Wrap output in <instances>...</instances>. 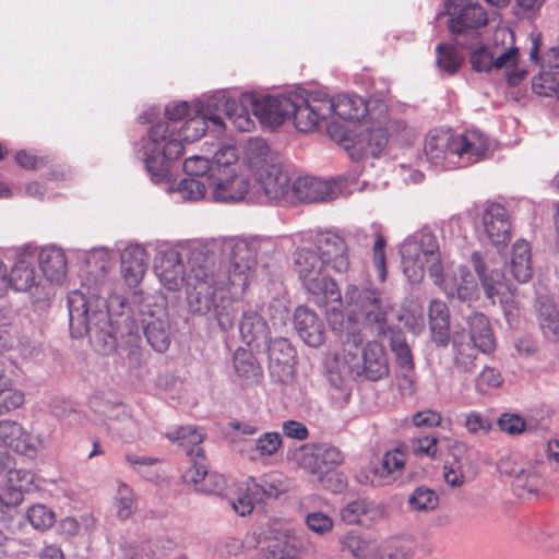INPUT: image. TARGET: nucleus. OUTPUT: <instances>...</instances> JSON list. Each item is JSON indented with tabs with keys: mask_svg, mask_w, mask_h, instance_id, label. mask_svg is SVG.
<instances>
[{
	"mask_svg": "<svg viewBox=\"0 0 559 559\" xmlns=\"http://www.w3.org/2000/svg\"><path fill=\"white\" fill-rule=\"evenodd\" d=\"M223 252L229 258L226 281L217 280L204 264H191L186 293L190 312H213L219 328L228 331L236 319L235 302L254 277L257 259L252 243L242 238L224 240Z\"/></svg>",
	"mask_w": 559,
	"mask_h": 559,
	"instance_id": "nucleus-1",
	"label": "nucleus"
},
{
	"mask_svg": "<svg viewBox=\"0 0 559 559\" xmlns=\"http://www.w3.org/2000/svg\"><path fill=\"white\" fill-rule=\"evenodd\" d=\"M229 97L225 92H218L194 105V116L189 118L178 132L171 130L167 122L151 127L143 150L145 166L154 182L166 180L170 171V163L177 159L183 151L182 142H194L201 139L205 131L222 135L226 123L222 114L228 119Z\"/></svg>",
	"mask_w": 559,
	"mask_h": 559,
	"instance_id": "nucleus-2",
	"label": "nucleus"
},
{
	"mask_svg": "<svg viewBox=\"0 0 559 559\" xmlns=\"http://www.w3.org/2000/svg\"><path fill=\"white\" fill-rule=\"evenodd\" d=\"M403 272L412 283L423 280L427 269L436 284L442 286L449 298L472 302L477 298L478 288L473 274L466 266H459L453 274L442 276V265L436 236L421 229L407 237L400 249Z\"/></svg>",
	"mask_w": 559,
	"mask_h": 559,
	"instance_id": "nucleus-3",
	"label": "nucleus"
},
{
	"mask_svg": "<svg viewBox=\"0 0 559 559\" xmlns=\"http://www.w3.org/2000/svg\"><path fill=\"white\" fill-rule=\"evenodd\" d=\"M493 151V140L478 129L462 133L433 130L425 141L427 160L444 170L468 167L489 158Z\"/></svg>",
	"mask_w": 559,
	"mask_h": 559,
	"instance_id": "nucleus-4",
	"label": "nucleus"
},
{
	"mask_svg": "<svg viewBox=\"0 0 559 559\" xmlns=\"http://www.w3.org/2000/svg\"><path fill=\"white\" fill-rule=\"evenodd\" d=\"M300 234L294 236L299 243L292 254L293 271L297 274L305 289L318 305L325 307L326 313L334 324L336 318L343 320L344 304L336 282L326 273V267L312 243L302 242Z\"/></svg>",
	"mask_w": 559,
	"mask_h": 559,
	"instance_id": "nucleus-5",
	"label": "nucleus"
},
{
	"mask_svg": "<svg viewBox=\"0 0 559 559\" xmlns=\"http://www.w3.org/2000/svg\"><path fill=\"white\" fill-rule=\"evenodd\" d=\"M83 289L72 290L68 295L70 330L73 337L90 334L91 338H104L99 348L104 354L115 348L110 335V320L107 302L96 295H86Z\"/></svg>",
	"mask_w": 559,
	"mask_h": 559,
	"instance_id": "nucleus-6",
	"label": "nucleus"
},
{
	"mask_svg": "<svg viewBox=\"0 0 559 559\" xmlns=\"http://www.w3.org/2000/svg\"><path fill=\"white\" fill-rule=\"evenodd\" d=\"M228 121L240 132H250L254 129L253 116L262 124L275 128L290 118L294 108L292 96H257L245 93L238 99L229 98Z\"/></svg>",
	"mask_w": 559,
	"mask_h": 559,
	"instance_id": "nucleus-7",
	"label": "nucleus"
},
{
	"mask_svg": "<svg viewBox=\"0 0 559 559\" xmlns=\"http://www.w3.org/2000/svg\"><path fill=\"white\" fill-rule=\"evenodd\" d=\"M360 332H350L343 345L340 364L355 377L377 381L389 374V362L384 347L379 342L362 346Z\"/></svg>",
	"mask_w": 559,
	"mask_h": 559,
	"instance_id": "nucleus-8",
	"label": "nucleus"
},
{
	"mask_svg": "<svg viewBox=\"0 0 559 559\" xmlns=\"http://www.w3.org/2000/svg\"><path fill=\"white\" fill-rule=\"evenodd\" d=\"M345 309L349 322L366 326L377 325L383 331L388 314L392 310L390 299L371 288L349 285L345 293Z\"/></svg>",
	"mask_w": 559,
	"mask_h": 559,
	"instance_id": "nucleus-9",
	"label": "nucleus"
},
{
	"mask_svg": "<svg viewBox=\"0 0 559 559\" xmlns=\"http://www.w3.org/2000/svg\"><path fill=\"white\" fill-rule=\"evenodd\" d=\"M269 153V145L263 140L250 143V164L257 168L258 185L269 201L289 205L292 203V185L288 175L274 164L259 167L260 163L266 162Z\"/></svg>",
	"mask_w": 559,
	"mask_h": 559,
	"instance_id": "nucleus-10",
	"label": "nucleus"
},
{
	"mask_svg": "<svg viewBox=\"0 0 559 559\" xmlns=\"http://www.w3.org/2000/svg\"><path fill=\"white\" fill-rule=\"evenodd\" d=\"M302 242L312 243L326 269L344 274L349 270L350 261L348 246L338 233L334 230H309L300 233Z\"/></svg>",
	"mask_w": 559,
	"mask_h": 559,
	"instance_id": "nucleus-11",
	"label": "nucleus"
},
{
	"mask_svg": "<svg viewBox=\"0 0 559 559\" xmlns=\"http://www.w3.org/2000/svg\"><path fill=\"white\" fill-rule=\"evenodd\" d=\"M330 132L333 138L344 145L354 159L368 155L372 157L379 156L386 147L389 139L388 130L381 121L374 124H359L353 136L345 133L336 135L331 128Z\"/></svg>",
	"mask_w": 559,
	"mask_h": 559,
	"instance_id": "nucleus-12",
	"label": "nucleus"
},
{
	"mask_svg": "<svg viewBox=\"0 0 559 559\" xmlns=\"http://www.w3.org/2000/svg\"><path fill=\"white\" fill-rule=\"evenodd\" d=\"M210 201L236 203L242 201L249 190L248 179L237 168H214L207 177Z\"/></svg>",
	"mask_w": 559,
	"mask_h": 559,
	"instance_id": "nucleus-13",
	"label": "nucleus"
},
{
	"mask_svg": "<svg viewBox=\"0 0 559 559\" xmlns=\"http://www.w3.org/2000/svg\"><path fill=\"white\" fill-rule=\"evenodd\" d=\"M294 108L290 118L294 119L296 129L301 132L316 130L321 122L331 117V106L326 103V94L314 92L307 97L295 95Z\"/></svg>",
	"mask_w": 559,
	"mask_h": 559,
	"instance_id": "nucleus-14",
	"label": "nucleus"
},
{
	"mask_svg": "<svg viewBox=\"0 0 559 559\" xmlns=\"http://www.w3.org/2000/svg\"><path fill=\"white\" fill-rule=\"evenodd\" d=\"M468 49H473L471 55V63L475 71L478 72H488L491 69H502L507 70V80L510 85H518L525 76L526 72L520 69H513L518 62V48L511 47L507 49L504 52L498 55L492 51H489L488 48L484 46L473 47L466 46Z\"/></svg>",
	"mask_w": 559,
	"mask_h": 559,
	"instance_id": "nucleus-15",
	"label": "nucleus"
},
{
	"mask_svg": "<svg viewBox=\"0 0 559 559\" xmlns=\"http://www.w3.org/2000/svg\"><path fill=\"white\" fill-rule=\"evenodd\" d=\"M445 11L449 15V29L454 34L472 31L473 38H478V29L487 24L485 10L469 0H447Z\"/></svg>",
	"mask_w": 559,
	"mask_h": 559,
	"instance_id": "nucleus-16",
	"label": "nucleus"
},
{
	"mask_svg": "<svg viewBox=\"0 0 559 559\" xmlns=\"http://www.w3.org/2000/svg\"><path fill=\"white\" fill-rule=\"evenodd\" d=\"M471 259L486 297L492 304L499 300L502 305H507L513 293L512 285L504 275L497 271L489 261L485 260L479 252H474Z\"/></svg>",
	"mask_w": 559,
	"mask_h": 559,
	"instance_id": "nucleus-17",
	"label": "nucleus"
},
{
	"mask_svg": "<svg viewBox=\"0 0 559 559\" xmlns=\"http://www.w3.org/2000/svg\"><path fill=\"white\" fill-rule=\"evenodd\" d=\"M0 441L17 453L31 456L45 448L43 436H33L20 423L14 420L0 421Z\"/></svg>",
	"mask_w": 559,
	"mask_h": 559,
	"instance_id": "nucleus-18",
	"label": "nucleus"
},
{
	"mask_svg": "<svg viewBox=\"0 0 559 559\" xmlns=\"http://www.w3.org/2000/svg\"><path fill=\"white\" fill-rule=\"evenodd\" d=\"M155 273L160 284L170 292L180 290L183 283L187 284L189 273L180 253L175 249L162 251L156 259Z\"/></svg>",
	"mask_w": 559,
	"mask_h": 559,
	"instance_id": "nucleus-19",
	"label": "nucleus"
},
{
	"mask_svg": "<svg viewBox=\"0 0 559 559\" xmlns=\"http://www.w3.org/2000/svg\"><path fill=\"white\" fill-rule=\"evenodd\" d=\"M406 456L407 452L404 445L386 451L380 465L372 469L371 485L388 486L397 480L403 474Z\"/></svg>",
	"mask_w": 559,
	"mask_h": 559,
	"instance_id": "nucleus-20",
	"label": "nucleus"
},
{
	"mask_svg": "<svg viewBox=\"0 0 559 559\" xmlns=\"http://www.w3.org/2000/svg\"><path fill=\"white\" fill-rule=\"evenodd\" d=\"M294 325L299 337L311 347H319L325 340L323 321L306 306H299L294 313Z\"/></svg>",
	"mask_w": 559,
	"mask_h": 559,
	"instance_id": "nucleus-21",
	"label": "nucleus"
},
{
	"mask_svg": "<svg viewBox=\"0 0 559 559\" xmlns=\"http://www.w3.org/2000/svg\"><path fill=\"white\" fill-rule=\"evenodd\" d=\"M334 198V191L328 181L313 177L298 178L292 185V203L320 202Z\"/></svg>",
	"mask_w": 559,
	"mask_h": 559,
	"instance_id": "nucleus-22",
	"label": "nucleus"
},
{
	"mask_svg": "<svg viewBox=\"0 0 559 559\" xmlns=\"http://www.w3.org/2000/svg\"><path fill=\"white\" fill-rule=\"evenodd\" d=\"M326 103L331 108V116L335 115L346 121H359L371 116V103L354 94H341L334 98L326 95Z\"/></svg>",
	"mask_w": 559,
	"mask_h": 559,
	"instance_id": "nucleus-23",
	"label": "nucleus"
},
{
	"mask_svg": "<svg viewBox=\"0 0 559 559\" xmlns=\"http://www.w3.org/2000/svg\"><path fill=\"white\" fill-rule=\"evenodd\" d=\"M483 225L489 240L496 245H504L510 238V222L507 210L499 204H490L483 214Z\"/></svg>",
	"mask_w": 559,
	"mask_h": 559,
	"instance_id": "nucleus-24",
	"label": "nucleus"
},
{
	"mask_svg": "<svg viewBox=\"0 0 559 559\" xmlns=\"http://www.w3.org/2000/svg\"><path fill=\"white\" fill-rule=\"evenodd\" d=\"M148 255L140 245H129L121 253V274L130 286H136L147 267Z\"/></svg>",
	"mask_w": 559,
	"mask_h": 559,
	"instance_id": "nucleus-25",
	"label": "nucleus"
},
{
	"mask_svg": "<svg viewBox=\"0 0 559 559\" xmlns=\"http://www.w3.org/2000/svg\"><path fill=\"white\" fill-rule=\"evenodd\" d=\"M239 330L243 342L257 349L267 344L271 333L266 321L254 310L243 311Z\"/></svg>",
	"mask_w": 559,
	"mask_h": 559,
	"instance_id": "nucleus-26",
	"label": "nucleus"
},
{
	"mask_svg": "<svg viewBox=\"0 0 559 559\" xmlns=\"http://www.w3.org/2000/svg\"><path fill=\"white\" fill-rule=\"evenodd\" d=\"M39 265L45 277L51 283H61L67 274V259L62 249L49 246L39 252Z\"/></svg>",
	"mask_w": 559,
	"mask_h": 559,
	"instance_id": "nucleus-27",
	"label": "nucleus"
},
{
	"mask_svg": "<svg viewBox=\"0 0 559 559\" xmlns=\"http://www.w3.org/2000/svg\"><path fill=\"white\" fill-rule=\"evenodd\" d=\"M469 336L467 340L477 346L484 354H489L496 348V341L489 320L481 313H474L468 318Z\"/></svg>",
	"mask_w": 559,
	"mask_h": 559,
	"instance_id": "nucleus-28",
	"label": "nucleus"
},
{
	"mask_svg": "<svg viewBox=\"0 0 559 559\" xmlns=\"http://www.w3.org/2000/svg\"><path fill=\"white\" fill-rule=\"evenodd\" d=\"M429 322L432 340L441 346H445L450 338V316L447 305L433 299L429 306Z\"/></svg>",
	"mask_w": 559,
	"mask_h": 559,
	"instance_id": "nucleus-29",
	"label": "nucleus"
},
{
	"mask_svg": "<svg viewBox=\"0 0 559 559\" xmlns=\"http://www.w3.org/2000/svg\"><path fill=\"white\" fill-rule=\"evenodd\" d=\"M340 549L354 559H370L374 540L365 534L350 530L338 537Z\"/></svg>",
	"mask_w": 559,
	"mask_h": 559,
	"instance_id": "nucleus-30",
	"label": "nucleus"
},
{
	"mask_svg": "<svg viewBox=\"0 0 559 559\" xmlns=\"http://www.w3.org/2000/svg\"><path fill=\"white\" fill-rule=\"evenodd\" d=\"M509 269L519 283H526L531 280L533 275L532 254L527 241L519 240L513 245Z\"/></svg>",
	"mask_w": 559,
	"mask_h": 559,
	"instance_id": "nucleus-31",
	"label": "nucleus"
},
{
	"mask_svg": "<svg viewBox=\"0 0 559 559\" xmlns=\"http://www.w3.org/2000/svg\"><path fill=\"white\" fill-rule=\"evenodd\" d=\"M11 286L16 292H28L37 288V274L31 258L21 257L14 263L10 272Z\"/></svg>",
	"mask_w": 559,
	"mask_h": 559,
	"instance_id": "nucleus-32",
	"label": "nucleus"
},
{
	"mask_svg": "<svg viewBox=\"0 0 559 559\" xmlns=\"http://www.w3.org/2000/svg\"><path fill=\"white\" fill-rule=\"evenodd\" d=\"M454 349V366L464 373H471L475 368L476 348L472 342L467 340L465 333H455L452 340Z\"/></svg>",
	"mask_w": 559,
	"mask_h": 559,
	"instance_id": "nucleus-33",
	"label": "nucleus"
},
{
	"mask_svg": "<svg viewBox=\"0 0 559 559\" xmlns=\"http://www.w3.org/2000/svg\"><path fill=\"white\" fill-rule=\"evenodd\" d=\"M382 511L372 502L365 499H356L348 502L341 510V519L347 524H359L365 521H372L381 515Z\"/></svg>",
	"mask_w": 559,
	"mask_h": 559,
	"instance_id": "nucleus-34",
	"label": "nucleus"
},
{
	"mask_svg": "<svg viewBox=\"0 0 559 559\" xmlns=\"http://www.w3.org/2000/svg\"><path fill=\"white\" fill-rule=\"evenodd\" d=\"M258 495L261 501L269 498H277L287 490L285 476L280 472H271L259 480L251 478V491Z\"/></svg>",
	"mask_w": 559,
	"mask_h": 559,
	"instance_id": "nucleus-35",
	"label": "nucleus"
},
{
	"mask_svg": "<svg viewBox=\"0 0 559 559\" xmlns=\"http://www.w3.org/2000/svg\"><path fill=\"white\" fill-rule=\"evenodd\" d=\"M270 360V367L292 368L295 358V348L285 337L267 341L265 345Z\"/></svg>",
	"mask_w": 559,
	"mask_h": 559,
	"instance_id": "nucleus-36",
	"label": "nucleus"
},
{
	"mask_svg": "<svg viewBox=\"0 0 559 559\" xmlns=\"http://www.w3.org/2000/svg\"><path fill=\"white\" fill-rule=\"evenodd\" d=\"M190 466L182 473L185 483L194 484L198 487L204 483L207 476L206 459L202 448L189 449L187 451Z\"/></svg>",
	"mask_w": 559,
	"mask_h": 559,
	"instance_id": "nucleus-37",
	"label": "nucleus"
},
{
	"mask_svg": "<svg viewBox=\"0 0 559 559\" xmlns=\"http://www.w3.org/2000/svg\"><path fill=\"white\" fill-rule=\"evenodd\" d=\"M229 504L240 516L250 514L257 502H262L260 497L251 491V478L240 486L234 497L229 498Z\"/></svg>",
	"mask_w": 559,
	"mask_h": 559,
	"instance_id": "nucleus-38",
	"label": "nucleus"
},
{
	"mask_svg": "<svg viewBox=\"0 0 559 559\" xmlns=\"http://www.w3.org/2000/svg\"><path fill=\"white\" fill-rule=\"evenodd\" d=\"M114 509L117 516L121 520L129 519L138 509V501L132 488L120 483L114 498Z\"/></svg>",
	"mask_w": 559,
	"mask_h": 559,
	"instance_id": "nucleus-39",
	"label": "nucleus"
},
{
	"mask_svg": "<svg viewBox=\"0 0 559 559\" xmlns=\"http://www.w3.org/2000/svg\"><path fill=\"white\" fill-rule=\"evenodd\" d=\"M177 192L187 201L203 199L210 201V183L193 177L182 179L177 187Z\"/></svg>",
	"mask_w": 559,
	"mask_h": 559,
	"instance_id": "nucleus-40",
	"label": "nucleus"
},
{
	"mask_svg": "<svg viewBox=\"0 0 559 559\" xmlns=\"http://www.w3.org/2000/svg\"><path fill=\"white\" fill-rule=\"evenodd\" d=\"M408 504L412 510L419 512H430L438 508L439 496L428 487H417L408 498Z\"/></svg>",
	"mask_w": 559,
	"mask_h": 559,
	"instance_id": "nucleus-41",
	"label": "nucleus"
},
{
	"mask_svg": "<svg viewBox=\"0 0 559 559\" xmlns=\"http://www.w3.org/2000/svg\"><path fill=\"white\" fill-rule=\"evenodd\" d=\"M295 462L304 469L313 475H318L322 471L320 465L318 443H308L301 445L294 453Z\"/></svg>",
	"mask_w": 559,
	"mask_h": 559,
	"instance_id": "nucleus-42",
	"label": "nucleus"
},
{
	"mask_svg": "<svg viewBox=\"0 0 559 559\" xmlns=\"http://www.w3.org/2000/svg\"><path fill=\"white\" fill-rule=\"evenodd\" d=\"M167 439L177 442L179 445L191 449L201 448L200 444L204 440V432L194 426L179 427L166 433Z\"/></svg>",
	"mask_w": 559,
	"mask_h": 559,
	"instance_id": "nucleus-43",
	"label": "nucleus"
},
{
	"mask_svg": "<svg viewBox=\"0 0 559 559\" xmlns=\"http://www.w3.org/2000/svg\"><path fill=\"white\" fill-rule=\"evenodd\" d=\"M372 235L374 237L373 243V265L378 273V278L381 282L386 280V257H385V245L386 240L382 234V228L379 224L371 226Z\"/></svg>",
	"mask_w": 559,
	"mask_h": 559,
	"instance_id": "nucleus-44",
	"label": "nucleus"
},
{
	"mask_svg": "<svg viewBox=\"0 0 559 559\" xmlns=\"http://www.w3.org/2000/svg\"><path fill=\"white\" fill-rule=\"evenodd\" d=\"M234 367L238 376L246 379L257 378L261 372L253 354L245 348L235 352Z\"/></svg>",
	"mask_w": 559,
	"mask_h": 559,
	"instance_id": "nucleus-45",
	"label": "nucleus"
},
{
	"mask_svg": "<svg viewBox=\"0 0 559 559\" xmlns=\"http://www.w3.org/2000/svg\"><path fill=\"white\" fill-rule=\"evenodd\" d=\"M282 445V436L275 431H267L257 438L252 451L258 457H270L275 455Z\"/></svg>",
	"mask_w": 559,
	"mask_h": 559,
	"instance_id": "nucleus-46",
	"label": "nucleus"
},
{
	"mask_svg": "<svg viewBox=\"0 0 559 559\" xmlns=\"http://www.w3.org/2000/svg\"><path fill=\"white\" fill-rule=\"evenodd\" d=\"M145 336L151 346L159 353L167 350L169 347V333L166 324L162 321L148 322L145 326Z\"/></svg>",
	"mask_w": 559,
	"mask_h": 559,
	"instance_id": "nucleus-47",
	"label": "nucleus"
},
{
	"mask_svg": "<svg viewBox=\"0 0 559 559\" xmlns=\"http://www.w3.org/2000/svg\"><path fill=\"white\" fill-rule=\"evenodd\" d=\"M3 473H7L8 481L4 487L7 490L19 491L23 497L24 491H28L34 484V474L23 468H12V465Z\"/></svg>",
	"mask_w": 559,
	"mask_h": 559,
	"instance_id": "nucleus-48",
	"label": "nucleus"
},
{
	"mask_svg": "<svg viewBox=\"0 0 559 559\" xmlns=\"http://www.w3.org/2000/svg\"><path fill=\"white\" fill-rule=\"evenodd\" d=\"M543 483L542 476L535 471H521L515 475L513 488L519 496L523 497L525 493L537 492Z\"/></svg>",
	"mask_w": 559,
	"mask_h": 559,
	"instance_id": "nucleus-49",
	"label": "nucleus"
},
{
	"mask_svg": "<svg viewBox=\"0 0 559 559\" xmlns=\"http://www.w3.org/2000/svg\"><path fill=\"white\" fill-rule=\"evenodd\" d=\"M437 55L438 67L448 74H454L463 62V58L457 50L448 44L438 45Z\"/></svg>",
	"mask_w": 559,
	"mask_h": 559,
	"instance_id": "nucleus-50",
	"label": "nucleus"
},
{
	"mask_svg": "<svg viewBox=\"0 0 559 559\" xmlns=\"http://www.w3.org/2000/svg\"><path fill=\"white\" fill-rule=\"evenodd\" d=\"M533 90L536 94L551 96L556 94L559 99V72L544 71L533 80Z\"/></svg>",
	"mask_w": 559,
	"mask_h": 559,
	"instance_id": "nucleus-51",
	"label": "nucleus"
},
{
	"mask_svg": "<svg viewBox=\"0 0 559 559\" xmlns=\"http://www.w3.org/2000/svg\"><path fill=\"white\" fill-rule=\"evenodd\" d=\"M497 425L502 432L510 436H519L533 429L530 423H527L523 417L511 413L502 414L499 417Z\"/></svg>",
	"mask_w": 559,
	"mask_h": 559,
	"instance_id": "nucleus-52",
	"label": "nucleus"
},
{
	"mask_svg": "<svg viewBox=\"0 0 559 559\" xmlns=\"http://www.w3.org/2000/svg\"><path fill=\"white\" fill-rule=\"evenodd\" d=\"M408 552L401 546L396 539L386 540L382 544H376L370 559H407Z\"/></svg>",
	"mask_w": 559,
	"mask_h": 559,
	"instance_id": "nucleus-53",
	"label": "nucleus"
},
{
	"mask_svg": "<svg viewBox=\"0 0 559 559\" xmlns=\"http://www.w3.org/2000/svg\"><path fill=\"white\" fill-rule=\"evenodd\" d=\"M27 520L34 528L46 531L53 525L55 513L44 504H36L28 509Z\"/></svg>",
	"mask_w": 559,
	"mask_h": 559,
	"instance_id": "nucleus-54",
	"label": "nucleus"
},
{
	"mask_svg": "<svg viewBox=\"0 0 559 559\" xmlns=\"http://www.w3.org/2000/svg\"><path fill=\"white\" fill-rule=\"evenodd\" d=\"M183 169L189 177L207 182V177L212 173V162L202 156H191L185 160Z\"/></svg>",
	"mask_w": 559,
	"mask_h": 559,
	"instance_id": "nucleus-55",
	"label": "nucleus"
},
{
	"mask_svg": "<svg viewBox=\"0 0 559 559\" xmlns=\"http://www.w3.org/2000/svg\"><path fill=\"white\" fill-rule=\"evenodd\" d=\"M464 427L472 435L485 436L492 429V423L487 416L473 411L465 414Z\"/></svg>",
	"mask_w": 559,
	"mask_h": 559,
	"instance_id": "nucleus-56",
	"label": "nucleus"
},
{
	"mask_svg": "<svg viewBox=\"0 0 559 559\" xmlns=\"http://www.w3.org/2000/svg\"><path fill=\"white\" fill-rule=\"evenodd\" d=\"M502 382V376L497 369L485 367L475 380V388L477 392L485 394L492 389L499 388Z\"/></svg>",
	"mask_w": 559,
	"mask_h": 559,
	"instance_id": "nucleus-57",
	"label": "nucleus"
},
{
	"mask_svg": "<svg viewBox=\"0 0 559 559\" xmlns=\"http://www.w3.org/2000/svg\"><path fill=\"white\" fill-rule=\"evenodd\" d=\"M305 521L308 528L318 535L330 533L334 526L331 515L322 511L309 512Z\"/></svg>",
	"mask_w": 559,
	"mask_h": 559,
	"instance_id": "nucleus-58",
	"label": "nucleus"
},
{
	"mask_svg": "<svg viewBox=\"0 0 559 559\" xmlns=\"http://www.w3.org/2000/svg\"><path fill=\"white\" fill-rule=\"evenodd\" d=\"M318 451L322 471L335 469L344 461L343 453L334 445L318 443Z\"/></svg>",
	"mask_w": 559,
	"mask_h": 559,
	"instance_id": "nucleus-59",
	"label": "nucleus"
},
{
	"mask_svg": "<svg viewBox=\"0 0 559 559\" xmlns=\"http://www.w3.org/2000/svg\"><path fill=\"white\" fill-rule=\"evenodd\" d=\"M391 348L392 352L395 354L399 366L405 369L406 371L413 370V355L406 341L399 335L393 336L391 340Z\"/></svg>",
	"mask_w": 559,
	"mask_h": 559,
	"instance_id": "nucleus-60",
	"label": "nucleus"
},
{
	"mask_svg": "<svg viewBox=\"0 0 559 559\" xmlns=\"http://www.w3.org/2000/svg\"><path fill=\"white\" fill-rule=\"evenodd\" d=\"M24 393L13 388V382L0 393V416L21 407L24 404Z\"/></svg>",
	"mask_w": 559,
	"mask_h": 559,
	"instance_id": "nucleus-61",
	"label": "nucleus"
},
{
	"mask_svg": "<svg viewBox=\"0 0 559 559\" xmlns=\"http://www.w3.org/2000/svg\"><path fill=\"white\" fill-rule=\"evenodd\" d=\"M318 480L323 489L331 492H341L346 487L345 476L336 469L321 471Z\"/></svg>",
	"mask_w": 559,
	"mask_h": 559,
	"instance_id": "nucleus-62",
	"label": "nucleus"
},
{
	"mask_svg": "<svg viewBox=\"0 0 559 559\" xmlns=\"http://www.w3.org/2000/svg\"><path fill=\"white\" fill-rule=\"evenodd\" d=\"M238 159L237 150L233 145H224L219 147L212 160V171L214 168H237L236 162Z\"/></svg>",
	"mask_w": 559,
	"mask_h": 559,
	"instance_id": "nucleus-63",
	"label": "nucleus"
},
{
	"mask_svg": "<svg viewBox=\"0 0 559 559\" xmlns=\"http://www.w3.org/2000/svg\"><path fill=\"white\" fill-rule=\"evenodd\" d=\"M443 477L445 483L452 487L462 486L465 481L462 462L455 457L447 462L443 466Z\"/></svg>",
	"mask_w": 559,
	"mask_h": 559,
	"instance_id": "nucleus-64",
	"label": "nucleus"
}]
</instances>
